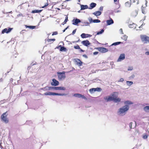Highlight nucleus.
<instances>
[{
	"instance_id": "nucleus-39",
	"label": "nucleus",
	"mask_w": 149,
	"mask_h": 149,
	"mask_svg": "<svg viewBox=\"0 0 149 149\" xmlns=\"http://www.w3.org/2000/svg\"><path fill=\"white\" fill-rule=\"evenodd\" d=\"M135 77V75L134 74H132L130 77V79H133L134 78V77Z\"/></svg>"
},
{
	"instance_id": "nucleus-29",
	"label": "nucleus",
	"mask_w": 149,
	"mask_h": 149,
	"mask_svg": "<svg viewBox=\"0 0 149 149\" xmlns=\"http://www.w3.org/2000/svg\"><path fill=\"white\" fill-rule=\"evenodd\" d=\"M68 20V17L67 16H66L65 21H64V22L62 23V24L64 25V24H66Z\"/></svg>"
},
{
	"instance_id": "nucleus-41",
	"label": "nucleus",
	"mask_w": 149,
	"mask_h": 149,
	"mask_svg": "<svg viewBox=\"0 0 149 149\" xmlns=\"http://www.w3.org/2000/svg\"><path fill=\"white\" fill-rule=\"evenodd\" d=\"M27 27L30 28V29H34L36 27V26H28Z\"/></svg>"
},
{
	"instance_id": "nucleus-7",
	"label": "nucleus",
	"mask_w": 149,
	"mask_h": 149,
	"mask_svg": "<svg viewBox=\"0 0 149 149\" xmlns=\"http://www.w3.org/2000/svg\"><path fill=\"white\" fill-rule=\"evenodd\" d=\"M73 96L76 97L78 98H81L85 100H87L86 97L84 95H82L79 93H75L74 94Z\"/></svg>"
},
{
	"instance_id": "nucleus-12",
	"label": "nucleus",
	"mask_w": 149,
	"mask_h": 149,
	"mask_svg": "<svg viewBox=\"0 0 149 149\" xmlns=\"http://www.w3.org/2000/svg\"><path fill=\"white\" fill-rule=\"evenodd\" d=\"M12 28H9L8 29L7 28H5L3 29L2 31V33L3 34L5 33H8L10 32Z\"/></svg>"
},
{
	"instance_id": "nucleus-8",
	"label": "nucleus",
	"mask_w": 149,
	"mask_h": 149,
	"mask_svg": "<svg viewBox=\"0 0 149 149\" xmlns=\"http://www.w3.org/2000/svg\"><path fill=\"white\" fill-rule=\"evenodd\" d=\"M59 82L54 79H53L52 80V82L51 83V84L53 86H57L59 85Z\"/></svg>"
},
{
	"instance_id": "nucleus-23",
	"label": "nucleus",
	"mask_w": 149,
	"mask_h": 149,
	"mask_svg": "<svg viewBox=\"0 0 149 149\" xmlns=\"http://www.w3.org/2000/svg\"><path fill=\"white\" fill-rule=\"evenodd\" d=\"M133 84L132 81H126L127 85L128 86H130Z\"/></svg>"
},
{
	"instance_id": "nucleus-19",
	"label": "nucleus",
	"mask_w": 149,
	"mask_h": 149,
	"mask_svg": "<svg viewBox=\"0 0 149 149\" xmlns=\"http://www.w3.org/2000/svg\"><path fill=\"white\" fill-rule=\"evenodd\" d=\"M96 5V4L95 3H92L90 4V6L91 7V8H88L90 9H92L95 7Z\"/></svg>"
},
{
	"instance_id": "nucleus-42",
	"label": "nucleus",
	"mask_w": 149,
	"mask_h": 149,
	"mask_svg": "<svg viewBox=\"0 0 149 149\" xmlns=\"http://www.w3.org/2000/svg\"><path fill=\"white\" fill-rule=\"evenodd\" d=\"M124 81V79L123 78H121L119 80L118 82H122Z\"/></svg>"
},
{
	"instance_id": "nucleus-31",
	"label": "nucleus",
	"mask_w": 149,
	"mask_h": 149,
	"mask_svg": "<svg viewBox=\"0 0 149 149\" xmlns=\"http://www.w3.org/2000/svg\"><path fill=\"white\" fill-rule=\"evenodd\" d=\"M89 91L91 93H93L94 92H95V89H94V88L90 89L89 90Z\"/></svg>"
},
{
	"instance_id": "nucleus-51",
	"label": "nucleus",
	"mask_w": 149,
	"mask_h": 149,
	"mask_svg": "<svg viewBox=\"0 0 149 149\" xmlns=\"http://www.w3.org/2000/svg\"><path fill=\"white\" fill-rule=\"evenodd\" d=\"M76 29H75L73 31L72 33V34L73 35H74V34L75 33L76 31Z\"/></svg>"
},
{
	"instance_id": "nucleus-53",
	"label": "nucleus",
	"mask_w": 149,
	"mask_h": 149,
	"mask_svg": "<svg viewBox=\"0 0 149 149\" xmlns=\"http://www.w3.org/2000/svg\"><path fill=\"white\" fill-rule=\"evenodd\" d=\"M98 52H95L93 53V54L94 55H96L98 54Z\"/></svg>"
},
{
	"instance_id": "nucleus-49",
	"label": "nucleus",
	"mask_w": 149,
	"mask_h": 149,
	"mask_svg": "<svg viewBox=\"0 0 149 149\" xmlns=\"http://www.w3.org/2000/svg\"><path fill=\"white\" fill-rule=\"evenodd\" d=\"M120 32L121 34H123V30H122V29H120Z\"/></svg>"
},
{
	"instance_id": "nucleus-54",
	"label": "nucleus",
	"mask_w": 149,
	"mask_h": 149,
	"mask_svg": "<svg viewBox=\"0 0 149 149\" xmlns=\"http://www.w3.org/2000/svg\"><path fill=\"white\" fill-rule=\"evenodd\" d=\"M48 5V4L47 3H46L45 4V5L44 6H43L42 7V8H44L45 7H46V6H47Z\"/></svg>"
},
{
	"instance_id": "nucleus-27",
	"label": "nucleus",
	"mask_w": 149,
	"mask_h": 149,
	"mask_svg": "<svg viewBox=\"0 0 149 149\" xmlns=\"http://www.w3.org/2000/svg\"><path fill=\"white\" fill-rule=\"evenodd\" d=\"M42 89L44 91H49V86H46L45 88H42Z\"/></svg>"
},
{
	"instance_id": "nucleus-20",
	"label": "nucleus",
	"mask_w": 149,
	"mask_h": 149,
	"mask_svg": "<svg viewBox=\"0 0 149 149\" xmlns=\"http://www.w3.org/2000/svg\"><path fill=\"white\" fill-rule=\"evenodd\" d=\"M124 104L125 105H128L129 106L130 105L132 104L133 103L130 100H127L124 102Z\"/></svg>"
},
{
	"instance_id": "nucleus-59",
	"label": "nucleus",
	"mask_w": 149,
	"mask_h": 149,
	"mask_svg": "<svg viewBox=\"0 0 149 149\" xmlns=\"http://www.w3.org/2000/svg\"><path fill=\"white\" fill-rule=\"evenodd\" d=\"M49 90H50L51 89H52V87H51V86L49 87Z\"/></svg>"
},
{
	"instance_id": "nucleus-15",
	"label": "nucleus",
	"mask_w": 149,
	"mask_h": 149,
	"mask_svg": "<svg viewBox=\"0 0 149 149\" xmlns=\"http://www.w3.org/2000/svg\"><path fill=\"white\" fill-rule=\"evenodd\" d=\"M55 88V90H56L64 91L66 90L65 88L64 87H63V86L56 87L55 88Z\"/></svg>"
},
{
	"instance_id": "nucleus-36",
	"label": "nucleus",
	"mask_w": 149,
	"mask_h": 149,
	"mask_svg": "<svg viewBox=\"0 0 149 149\" xmlns=\"http://www.w3.org/2000/svg\"><path fill=\"white\" fill-rule=\"evenodd\" d=\"M125 5L127 7H130V4L128 2H127L125 3Z\"/></svg>"
},
{
	"instance_id": "nucleus-61",
	"label": "nucleus",
	"mask_w": 149,
	"mask_h": 149,
	"mask_svg": "<svg viewBox=\"0 0 149 149\" xmlns=\"http://www.w3.org/2000/svg\"><path fill=\"white\" fill-rule=\"evenodd\" d=\"M22 14H19L18 15H17V17H19L20 16H22Z\"/></svg>"
},
{
	"instance_id": "nucleus-38",
	"label": "nucleus",
	"mask_w": 149,
	"mask_h": 149,
	"mask_svg": "<svg viewBox=\"0 0 149 149\" xmlns=\"http://www.w3.org/2000/svg\"><path fill=\"white\" fill-rule=\"evenodd\" d=\"M84 23L85 24V25L86 26H89L90 25L89 23L88 22H84Z\"/></svg>"
},
{
	"instance_id": "nucleus-10",
	"label": "nucleus",
	"mask_w": 149,
	"mask_h": 149,
	"mask_svg": "<svg viewBox=\"0 0 149 149\" xmlns=\"http://www.w3.org/2000/svg\"><path fill=\"white\" fill-rule=\"evenodd\" d=\"M125 58V55L124 54H121L117 60V62H120L124 60Z\"/></svg>"
},
{
	"instance_id": "nucleus-2",
	"label": "nucleus",
	"mask_w": 149,
	"mask_h": 149,
	"mask_svg": "<svg viewBox=\"0 0 149 149\" xmlns=\"http://www.w3.org/2000/svg\"><path fill=\"white\" fill-rule=\"evenodd\" d=\"M130 106L128 105H125L120 108L118 111V114L120 116H123L125 115L128 111Z\"/></svg>"
},
{
	"instance_id": "nucleus-44",
	"label": "nucleus",
	"mask_w": 149,
	"mask_h": 149,
	"mask_svg": "<svg viewBox=\"0 0 149 149\" xmlns=\"http://www.w3.org/2000/svg\"><path fill=\"white\" fill-rule=\"evenodd\" d=\"M148 136L146 135H143V138L144 139H146L148 138Z\"/></svg>"
},
{
	"instance_id": "nucleus-13",
	"label": "nucleus",
	"mask_w": 149,
	"mask_h": 149,
	"mask_svg": "<svg viewBox=\"0 0 149 149\" xmlns=\"http://www.w3.org/2000/svg\"><path fill=\"white\" fill-rule=\"evenodd\" d=\"M81 36L82 38H84L88 37H91L92 36V35L90 34L83 33L81 35Z\"/></svg>"
},
{
	"instance_id": "nucleus-22",
	"label": "nucleus",
	"mask_w": 149,
	"mask_h": 149,
	"mask_svg": "<svg viewBox=\"0 0 149 149\" xmlns=\"http://www.w3.org/2000/svg\"><path fill=\"white\" fill-rule=\"evenodd\" d=\"M81 10H85L88 8V6L87 5H81Z\"/></svg>"
},
{
	"instance_id": "nucleus-64",
	"label": "nucleus",
	"mask_w": 149,
	"mask_h": 149,
	"mask_svg": "<svg viewBox=\"0 0 149 149\" xmlns=\"http://www.w3.org/2000/svg\"><path fill=\"white\" fill-rule=\"evenodd\" d=\"M3 80V79L2 78H1L0 79V81H2Z\"/></svg>"
},
{
	"instance_id": "nucleus-28",
	"label": "nucleus",
	"mask_w": 149,
	"mask_h": 149,
	"mask_svg": "<svg viewBox=\"0 0 149 149\" xmlns=\"http://www.w3.org/2000/svg\"><path fill=\"white\" fill-rule=\"evenodd\" d=\"M59 47H61L60 50L61 51H65L66 50V49L64 47H62L61 45H60Z\"/></svg>"
},
{
	"instance_id": "nucleus-52",
	"label": "nucleus",
	"mask_w": 149,
	"mask_h": 149,
	"mask_svg": "<svg viewBox=\"0 0 149 149\" xmlns=\"http://www.w3.org/2000/svg\"><path fill=\"white\" fill-rule=\"evenodd\" d=\"M113 61H111L110 62V65L112 66V67L113 65Z\"/></svg>"
},
{
	"instance_id": "nucleus-33",
	"label": "nucleus",
	"mask_w": 149,
	"mask_h": 149,
	"mask_svg": "<svg viewBox=\"0 0 149 149\" xmlns=\"http://www.w3.org/2000/svg\"><path fill=\"white\" fill-rule=\"evenodd\" d=\"M94 89H95V91H101V89L100 88H94Z\"/></svg>"
},
{
	"instance_id": "nucleus-48",
	"label": "nucleus",
	"mask_w": 149,
	"mask_h": 149,
	"mask_svg": "<svg viewBox=\"0 0 149 149\" xmlns=\"http://www.w3.org/2000/svg\"><path fill=\"white\" fill-rule=\"evenodd\" d=\"M58 33H57V32H54L52 34V36H53V35H57V34Z\"/></svg>"
},
{
	"instance_id": "nucleus-60",
	"label": "nucleus",
	"mask_w": 149,
	"mask_h": 149,
	"mask_svg": "<svg viewBox=\"0 0 149 149\" xmlns=\"http://www.w3.org/2000/svg\"><path fill=\"white\" fill-rule=\"evenodd\" d=\"M130 1L131 2L134 3L135 2V1L134 0H130Z\"/></svg>"
},
{
	"instance_id": "nucleus-11",
	"label": "nucleus",
	"mask_w": 149,
	"mask_h": 149,
	"mask_svg": "<svg viewBox=\"0 0 149 149\" xmlns=\"http://www.w3.org/2000/svg\"><path fill=\"white\" fill-rule=\"evenodd\" d=\"M74 61L78 66H80L82 65V62L80 60L78 59H74Z\"/></svg>"
},
{
	"instance_id": "nucleus-26",
	"label": "nucleus",
	"mask_w": 149,
	"mask_h": 149,
	"mask_svg": "<svg viewBox=\"0 0 149 149\" xmlns=\"http://www.w3.org/2000/svg\"><path fill=\"white\" fill-rule=\"evenodd\" d=\"M127 37H128L126 35H124L122 37H121V38L123 40L126 41L127 39Z\"/></svg>"
},
{
	"instance_id": "nucleus-5",
	"label": "nucleus",
	"mask_w": 149,
	"mask_h": 149,
	"mask_svg": "<svg viewBox=\"0 0 149 149\" xmlns=\"http://www.w3.org/2000/svg\"><path fill=\"white\" fill-rule=\"evenodd\" d=\"M45 95H60V96H63L66 95V94L64 93H53L49 91L45 93L44 94Z\"/></svg>"
},
{
	"instance_id": "nucleus-45",
	"label": "nucleus",
	"mask_w": 149,
	"mask_h": 149,
	"mask_svg": "<svg viewBox=\"0 0 149 149\" xmlns=\"http://www.w3.org/2000/svg\"><path fill=\"white\" fill-rule=\"evenodd\" d=\"M132 124H133V123L132 122H131L129 124V126H130V129L132 128Z\"/></svg>"
},
{
	"instance_id": "nucleus-43",
	"label": "nucleus",
	"mask_w": 149,
	"mask_h": 149,
	"mask_svg": "<svg viewBox=\"0 0 149 149\" xmlns=\"http://www.w3.org/2000/svg\"><path fill=\"white\" fill-rule=\"evenodd\" d=\"M55 40V39H49L48 40V41L49 42H51V41H54Z\"/></svg>"
},
{
	"instance_id": "nucleus-25",
	"label": "nucleus",
	"mask_w": 149,
	"mask_h": 149,
	"mask_svg": "<svg viewBox=\"0 0 149 149\" xmlns=\"http://www.w3.org/2000/svg\"><path fill=\"white\" fill-rule=\"evenodd\" d=\"M42 11V10H34L32 11V13H40Z\"/></svg>"
},
{
	"instance_id": "nucleus-6",
	"label": "nucleus",
	"mask_w": 149,
	"mask_h": 149,
	"mask_svg": "<svg viewBox=\"0 0 149 149\" xmlns=\"http://www.w3.org/2000/svg\"><path fill=\"white\" fill-rule=\"evenodd\" d=\"M7 112H6L3 113L1 117L2 121L6 123L8 122V119L7 117Z\"/></svg>"
},
{
	"instance_id": "nucleus-34",
	"label": "nucleus",
	"mask_w": 149,
	"mask_h": 149,
	"mask_svg": "<svg viewBox=\"0 0 149 149\" xmlns=\"http://www.w3.org/2000/svg\"><path fill=\"white\" fill-rule=\"evenodd\" d=\"M88 19L89 22V23H92L93 22V20L92 18L89 17L88 18Z\"/></svg>"
},
{
	"instance_id": "nucleus-21",
	"label": "nucleus",
	"mask_w": 149,
	"mask_h": 149,
	"mask_svg": "<svg viewBox=\"0 0 149 149\" xmlns=\"http://www.w3.org/2000/svg\"><path fill=\"white\" fill-rule=\"evenodd\" d=\"M101 14V12L99 11H96L93 13V14L96 16L100 15Z\"/></svg>"
},
{
	"instance_id": "nucleus-47",
	"label": "nucleus",
	"mask_w": 149,
	"mask_h": 149,
	"mask_svg": "<svg viewBox=\"0 0 149 149\" xmlns=\"http://www.w3.org/2000/svg\"><path fill=\"white\" fill-rule=\"evenodd\" d=\"M103 6H101L99 8V10H100V11H102L103 10Z\"/></svg>"
},
{
	"instance_id": "nucleus-58",
	"label": "nucleus",
	"mask_w": 149,
	"mask_h": 149,
	"mask_svg": "<svg viewBox=\"0 0 149 149\" xmlns=\"http://www.w3.org/2000/svg\"><path fill=\"white\" fill-rule=\"evenodd\" d=\"M83 56L84 57H85V58H87V56H86V55L85 54H84L83 55Z\"/></svg>"
},
{
	"instance_id": "nucleus-55",
	"label": "nucleus",
	"mask_w": 149,
	"mask_h": 149,
	"mask_svg": "<svg viewBox=\"0 0 149 149\" xmlns=\"http://www.w3.org/2000/svg\"><path fill=\"white\" fill-rule=\"evenodd\" d=\"M142 13L144 14H145L146 13L145 11L144 10H143V9H142Z\"/></svg>"
},
{
	"instance_id": "nucleus-57",
	"label": "nucleus",
	"mask_w": 149,
	"mask_h": 149,
	"mask_svg": "<svg viewBox=\"0 0 149 149\" xmlns=\"http://www.w3.org/2000/svg\"><path fill=\"white\" fill-rule=\"evenodd\" d=\"M145 2H146V3H145V6H147V1L146 0H145Z\"/></svg>"
},
{
	"instance_id": "nucleus-56",
	"label": "nucleus",
	"mask_w": 149,
	"mask_h": 149,
	"mask_svg": "<svg viewBox=\"0 0 149 149\" xmlns=\"http://www.w3.org/2000/svg\"><path fill=\"white\" fill-rule=\"evenodd\" d=\"M145 54L147 55H149V52H146L145 53Z\"/></svg>"
},
{
	"instance_id": "nucleus-32",
	"label": "nucleus",
	"mask_w": 149,
	"mask_h": 149,
	"mask_svg": "<svg viewBox=\"0 0 149 149\" xmlns=\"http://www.w3.org/2000/svg\"><path fill=\"white\" fill-rule=\"evenodd\" d=\"M100 22V21L98 19H94L93 21V23H99Z\"/></svg>"
},
{
	"instance_id": "nucleus-50",
	"label": "nucleus",
	"mask_w": 149,
	"mask_h": 149,
	"mask_svg": "<svg viewBox=\"0 0 149 149\" xmlns=\"http://www.w3.org/2000/svg\"><path fill=\"white\" fill-rule=\"evenodd\" d=\"M114 1L116 4H117L118 2V0H114Z\"/></svg>"
},
{
	"instance_id": "nucleus-4",
	"label": "nucleus",
	"mask_w": 149,
	"mask_h": 149,
	"mask_svg": "<svg viewBox=\"0 0 149 149\" xmlns=\"http://www.w3.org/2000/svg\"><path fill=\"white\" fill-rule=\"evenodd\" d=\"M140 37L141 41L144 43H149V37L145 35H141Z\"/></svg>"
},
{
	"instance_id": "nucleus-18",
	"label": "nucleus",
	"mask_w": 149,
	"mask_h": 149,
	"mask_svg": "<svg viewBox=\"0 0 149 149\" xmlns=\"http://www.w3.org/2000/svg\"><path fill=\"white\" fill-rule=\"evenodd\" d=\"M106 22L107 25H110L113 23V21L111 19L109 20H107Z\"/></svg>"
},
{
	"instance_id": "nucleus-16",
	"label": "nucleus",
	"mask_w": 149,
	"mask_h": 149,
	"mask_svg": "<svg viewBox=\"0 0 149 149\" xmlns=\"http://www.w3.org/2000/svg\"><path fill=\"white\" fill-rule=\"evenodd\" d=\"M72 21L73 22V24L75 25H77L79 23L81 22L80 20L78 19H76L75 20L73 19Z\"/></svg>"
},
{
	"instance_id": "nucleus-46",
	"label": "nucleus",
	"mask_w": 149,
	"mask_h": 149,
	"mask_svg": "<svg viewBox=\"0 0 149 149\" xmlns=\"http://www.w3.org/2000/svg\"><path fill=\"white\" fill-rule=\"evenodd\" d=\"M138 11V10H135V16H136L137 15Z\"/></svg>"
},
{
	"instance_id": "nucleus-40",
	"label": "nucleus",
	"mask_w": 149,
	"mask_h": 149,
	"mask_svg": "<svg viewBox=\"0 0 149 149\" xmlns=\"http://www.w3.org/2000/svg\"><path fill=\"white\" fill-rule=\"evenodd\" d=\"M74 48L75 49H80V47L78 45L74 46Z\"/></svg>"
},
{
	"instance_id": "nucleus-35",
	"label": "nucleus",
	"mask_w": 149,
	"mask_h": 149,
	"mask_svg": "<svg viewBox=\"0 0 149 149\" xmlns=\"http://www.w3.org/2000/svg\"><path fill=\"white\" fill-rule=\"evenodd\" d=\"M104 32V30L102 29L101 31L98 32L97 33V35H98L101 34L102 33Z\"/></svg>"
},
{
	"instance_id": "nucleus-63",
	"label": "nucleus",
	"mask_w": 149,
	"mask_h": 149,
	"mask_svg": "<svg viewBox=\"0 0 149 149\" xmlns=\"http://www.w3.org/2000/svg\"><path fill=\"white\" fill-rule=\"evenodd\" d=\"M0 147L1 148H2V146H1V143L0 144Z\"/></svg>"
},
{
	"instance_id": "nucleus-3",
	"label": "nucleus",
	"mask_w": 149,
	"mask_h": 149,
	"mask_svg": "<svg viewBox=\"0 0 149 149\" xmlns=\"http://www.w3.org/2000/svg\"><path fill=\"white\" fill-rule=\"evenodd\" d=\"M57 74L59 81H63L65 79L66 76L65 72H58Z\"/></svg>"
},
{
	"instance_id": "nucleus-37",
	"label": "nucleus",
	"mask_w": 149,
	"mask_h": 149,
	"mask_svg": "<svg viewBox=\"0 0 149 149\" xmlns=\"http://www.w3.org/2000/svg\"><path fill=\"white\" fill-rule=\"evenodd\" d=\"M133 69V67L132 66H129L128 68V70H132Z\"/></svg>"
},
{
	"instance_id": "nucleus-14",
	"label": "nucleus",
	"mask_w": 149,
	"mask_h": 149,
	"mask_svg": "<svg viewBox=\"0 0 149 149\" xmlns=\"http://www.w3.org/2000/svg\"><path fill=\"white\" fill-rule=\"evenodd\" d=\"M81 43L84 45L86 46H88V45H90L91 44L90 43L88 40L82 41L81 42Z\"/></svg>"
},
{
	"instance_id": "nucleus-9",
	"label": "nucleus",
	"mask_w": 149,
	"mask_h": 149,
	"mask_svg": "<svg viewBox=\"0 0 149 149\" xmlns=\"http://www.w3.org/2000/svg\"><path fill=\"white\" fill-rule=\"evenodd\" d=\"M98 50L100 52L102 53L107 52L108 51V50L107 49L102 47L98 48Z\"/></svg>"
},
{
	"instance_id": "nucleus-24",
	"label": "nucleus",
	"mask_w": 149,
	"mask_h": 149,
	"mask_svg": "<svg viewBox=\"0 0 149 149\" xmlns=\"http://www.w3.org/2000/svg\"><path fill=\"white\" fill-rule=\"evenodd\" d=\"M129 27L130 28H135L136 25L135 24L133 23L132 24H130L129 26Z\"/></svg>"
},
{
	"instance_id": "nucleus-30",
	"label": "nucleus",
	"mask_w": 149,
	"mask_h": 149,
	"mask_svg": "<svg viewBox=\"0 0 149 149\" xmlns=\"http://www.w3.org/2000/svg\"><path fill=\"white\" fill-rule=\"evenodd\" d=\"M121 43V42H115L114 43H113V44H112L111 45V46H112V45H118L120 44Z\"/></svg>"
},
{
	"instance_id": "nucleus-17",
	"label": "nucleus",
	"mask_w": 149,
	"mask_h": 149,
	"mask_svg": "<svg viewBox=\"0 0 149 149\" xmlns=\"http://www.w3.org/2000/svg\"><path fill=\"white\" fill-rule=\"evenodd\" d=\"M143 110L145 112L149 113V105H147L144 107Z\"/></svg>"
},
{
	"instance_id": "nucleus-62",
	"label": "nucleus",
	"mask_w": 149,
	"mask_h": 149,
	"mask_svg": "<svg viewBox=\"0 0 149 149\" xmlns=\"http://www.w3.org/2000/svg\"><path fill=\"white\" fill-rule=\"evenodd\" d=\"M120 12V10H118V11H116V12L118 13Z\"/></svg>"
},
{
	"instance_id": "nucleus-1",
	"label": "nucleus",
	"mask_w": 149,
	"mask_h": 149,
	"mask_svg": "<svg viewBox=\"0 0 149 149\" xmlns=\"http://www.w3.org/2000/svg\"><path fill=\"white\" fill-rule=\"evenodd\" d=\"M118 92H114L110 95L104 97V99L106 102L113 101L115 103H118L120 102L121 100L120 98L118 97Z\"/></svg>"
}]
</instances>
